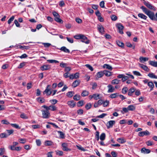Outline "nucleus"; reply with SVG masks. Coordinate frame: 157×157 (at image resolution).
<instances>
[{"mask_svg":"<svg viewBox=\"0 0 157 157\" xmlns=\"http://www.w3.org/2000/svg\"><path fill=\"white\" fill-rule=\"evenodd\" d=\"M105 138V134L104 133H102L101 135L100 139L102 141L104 140Z\"/></svg>","mask_w":157,"mask_h":157,"instance_id":"e433bc0d","label":"nucleus"},{"mask_svg":"<svg viewBox=\"0 0 157 157\" xmlns=\"http://www.w3.org/2000/svg\"><path fill=\"white\" fill-rule=\"evenodd\" d=\"M111 18L112 20L115 21L117 19V17L115 15H112L111 17Z\"/></svg>","mask_w":157,"mask_h":157,"instance_id":"052dcab7","label":"nucleus"},{"mask_svg":"<svg viewBox=\"0 0 157 157\" xmlns=\"http://www.w3.org/2000/svg\"><path fill=\"white\" fill-rule=\"evenodd\" d=\"M80 98V96L78 94H76L73 97V99L76 101H78Z\"/></svg>","mask_w":157,"mask_h":157,"instance_id":"79ce46f5","label":"nucleus"},{"mask_svg":"<svg viewBox=\"0 0 157 157\" xmlns=\"http://www.w3.org/2000/svg\"><path fill=\"white\" fill-rule=\"evenodd\" d=\"M104 75L103 71H100L97 73V76L98 78H100L101 77Z\"/></svg>","mask_w":157,"mask_h":157,"instance_id":"ea45409f","label":"nucleus"},{"mask_svg":"<svg viewBox=\"0 0 157 157\" xmlns=\"http://www.w3.org/2000/svg\"><path fill=\"white\" fill-rule=\"evenodd\" d=\"M140 8L147 15V13H149L150 10H147L145 7L144 6H142L140 7Z\"/></svg>","mask_w":157,"mask_h":157,"instance_id":"6ab92c4d","label":"nucleus"},{"mask_svg":"<svg viewBox=\"0 0 157 157\" xmlns=\"http://www.w3.org/2000/svg\"><path fill=\"white\" fill-rule=\"evenodd\" d=\"M11 125L13 127L17 129H20L21 128L19 126V125L16 124H11Z\"/></svg>","mask_w":157,"mask_h":157,"instance_id":"603ef678","label":"nucleus"},{"mask_svg":"<svg viewBox=\"0 0 157 157\" xmlns=\"http://www.w3.org/2000/svg\"><path fill=\"white\" fill-rule=\"evenodd\" d=\"M139 66L140 67L146 71H149V68L145 65L139 63Z\"/></svg>","mask_w":157,"mask_h":157,"instance_id":"f8f14e48","label":"nucleus"},{"mask_svg":"<svg viewBox=\"0 0 157 157\" xmlns=\"http://www.w3.org/2000/svg\"><path fill=\"white\" fill-rule=\"evenodd\" d=\"M20 117L23 119H27L28 118V117L24 113H21L20 115Z\"/></svg>","mask_w":157,"mask_h":157,"instance_id":"6e6d98bb","label":"nucleus"},{"mask_svg":"<svg viewBox=\"0 0 157 157\" xmlns=\"http://www.w3.org/2000/svg\"><path fill=\"white\" fill-rule=\"evenodd\" d=\"M14 17L13 16H12L8 20V24H10L11 22L13 20Z\"/></svg>","mask_w":157,"mask_h":157,"instance_id":"0e129e2a","label":"nucleus"},{"mask_svg":"<svg viewBox=\"0 0 157 157\" xmlns=\"http://www.w3.org/2000/svg\"><path fill=\"white\" fill-rule=\"evenodd\" d=\"M54 20L57 22L60 23H63V20L59 18V17H55L54 18Z\"/></svg>","mask_w":157,"mask_h":157,"instance_id":"4c0bfd02","label":"nucleus"},{"mask_svg":"<svg viewBox=\"0 0 157 157\" xmlns=\"http://www.w3.org/2000/svg\"><path fill=\"white\" fill-rule=\"evenodd\" d=\"M128 90V88L126 86L124 87L122 90V93L123 94H125Z\"/></svg>","mask_w":157,"mask_h":157,"instance_id":"473e14b6","label":"nucleus"},{"mask_svg":"<svg viewBox=\"0 0 157 157\" xmlns=\"http://www.w3.org/2000/svg\"><path fill=\"white\" fill-rule=\"evenodd\" d=\"M109 101L106 100L104 101L103 102V106L104 107H106L108 105H109Z\"/></svg>","mask_w":157,"mask_h":157,"instance_id":"37998d69","label":"nucleus"},{"mask_svg":"<svg viewBox=\"0 0 157 157\" xmlns=\"http://www.w3.org/2000/svg\"><path fill=\"white\" fill-rule=\"evenodd\" d=\"M91 106L92 105L90 103H88L86 105L85 107L86 109L88 110L91 108Z\"/></svg>","mask_w":157,"mask_h":157,"instance_id":"864d4df0","label":"nucleus"},{"mask_svg":"<svg viewBox=\"0 0 157 157\" xmlns=\"http://www.w3.org/2000/svg\"><path fill=\"white\" fill-rule=\"evenodd\" d=\"M116 25L118 29V32L121 34H123L124 33L123 30L124 28V26L121 23H117Z\"/></svg>","mask_w":157,"mask_h":157,"instance_id":"f03ea898","label":"nucleus"},{"mask_svg":"<svg viewBox=\"0 0 157 157\" xmlns=\"http://www.w3.org/2000/svg\"><path fill=\"white\" fill-rule=\"evenodd\" d=\"M128 111H134L136 109L135 106L133 105H128Z\"/></svg>","mask_w":157,"mask_h":157,"instance_id":"b1692460","label":"nucleus"},{"mask_svg":"<svg viewBox=\"0 0 157 157\" xmlns=\"http://www.w3.org/2000/svg\"><path fill=\"white\" fill-rule=\"evenodd\" d=\"M115 122L114 121L111 120L108 121L106 124L107 127L108 128L112 127L113 124H115Z\"/></svg>","mask_w":157,"mask_h":157,"instance_id":"9d476101","label":"nucleus"},{"mask_svg":"<svg viewBox=\"0 0 157 157\" xmlns=\"http://www.w3.org/2000/svg\"><path fill=\"white\" fill-rule=\"evenodd\" d=\"M67 65H68L67 63H64L63 62H62L61 63H60L59 66L61 67L65 68L67 67Z\"/></svg>","mask_w":157,"mask_h":157,"instance_id":"49530a36","label":"nucleus"},{"mask_svg":"<svg viewBox=\"0 0 157 157\" xmlns=\"http://www.w3.org/2000/svg\"><path fill=\"white\" fill-rule=\"evenodd\" d=\"M5 149L4 148H0V156L2 155L5 154Z\"/></svg>","mask_w":157,"mask_h":157,"instance_id":"a19ab883","label":"nucleus"},{"mask_svg":"<svg viewBox=\"0 0 157 157\" xmlns=\"http://www.w3.org/2000/svg\"><path fill=\"white\" fill-rule=\"evenodd\" d=\"M120 80L118 79H115L112 80L111 83L112 84H118Z\"/></svg>","mask_w":157,"mask_h":157,"instance_id":"7c9ffc66","label":"nucleus"},{"mask_svg":"<svg viewBox=\"0 0 157 157\" xmlns=\"http://www.w3.org/2000/svg\"><path fill=\"white\" fill-rule=\"evenodd\" d=\"M138 16L142 19L146 20L147 18V16L142 13H139L138 14Z\"/></svg>","mask_w":157,"mask_h":157,"instance_id":"5701e85b","label":"nucleus"},{"mask_svg":"<svg viewBox=\"0 0 157 157\" xmlns=\"http://www.w3.org/2000/svg\"><path fill=\"white\" fill-rule=\"evenodd\" d=\"M59 49L65 53H69L70 52V51L69 49L67 48L64 46L61 47Z\"/></svg>","mask_w":157,"mask_h":157,"instance_id":"dca6fc26","label":"nucleus"},{"mask_svg":"<svg viewBox=\"0 0 157 157\" xmlns=\"http://www.w3.org/2000/svg\"><path fill=\"white\" fill-rule=\"evenodd\" d=\"M58 133L59 134L60 137L62 139H64L65 138V135L64 133L60 131H58Z\"/></svg>","mask_w":157,"mask_h":157,"instance_id":"58836bf2","label":"nucleus"},{"mask_svg":"<svg viewBox=\"0 0 157 157\" xmlns=\"http://www.w3.org/2000/svg\"><path fill=\"white\" fill-rule=\"evenodd\" d=\"M83 101L81 100L78 102L77 105L78 107L82 106L83 105Z\"/></svg>","mask_w":157,"mask_h":157,"instance_id":"4d7b16f0","label":"nucleus"},{"mask_svg":"<svg viewBox=\"0 0 157 157\" xmlns=\"http://www.w3.org/2000/svg\"><path fill=\"white\" fill-rule=\"evenodd\" d=\"M61 146L62 150L65 151H71V149L69 148L68 144L67 143H63L62 144Z\"/></svg>","mask_w":157,"mask_h":157,"instance_id":"f257e3e1","label":"nucleus"},{"mask_svg":"<svg viewBox=\"0 0 157 157\" xmlns=\"http://www.w3.org/2000/svg\"><path fill=\"white\" fill-rule=\"evenodd\" d=\"M80 82V80H75L72 83V86L73 87L75 88L79 85Z\"/></svg>","mask_w":157,"mask_h":157,"instance_id":"4468645a","label":"nucleus"},{"mask_svg":"<svg viewBox=\"0 0 157 157\" xmlns=\"http://www.w3.org/2000/svg\"><path fill=\"white\" fill-rule=\"evenodd\" d=\"M93 95V98L95 100H97L100 98L99 94H94Z\"/></svg>","mask_w":157,"mask_h":157,"instance_id":"3c124183","label":"nucleus"},{"mask_svg":"<svg viewBox=\"0 0 157 157\" xmlns=\"http://www.w3.org/2000/svg\"><path fill=\"white\" fill-rule=\"evenodd\" d=\"M19 48L20 49H29V47L27 46H23L21 45H19Z\"/></svg>","mask_w":157,"mask_h":157,"instance_id":"13d9d810","label":"nucleus"},{"mask_svg":"<svg viewBox=\"0 0 157 157\" xmlns=\"http://www.w3.org/2000/svg\"><path fill=\"white\" fill-rule=\"evenodd\" d=\"M50 67L49 65H44L41 66L40 67V69L42 71H45L49 70L50 69Z\"/></svg>","mask_w":157,"mask_h":157,"instance_id":"9b49d317","label":"nucleus"},{"mask_svg":"<svg viewBox=\"0 0 157 157\" xmlns=\"http://www.w3.org/2000/svg\"><path fill=\"white\" fill-rule=\"evenodd\" d=\"M135 94L137 96H138L141 94V93L139 90H136V91H135Z\"/></svg>","mask_w":157,"mask_h":157,"instance_id":"bf43d9fd","label":"nucleus"},{"mask_svg":"<svg viewBox=\"0 0 157 157\" xmlns=\"http://www.w3.org/2000/svg\"><path fill=\"white\" fill-rule=\"evenodd\" d=\"M133 73L136 75L140 76H141V74L138 71H133Z\"/></svg>","mask_w":157,"mask_h":157,"instance_id":"680f3d73","label":"nucleus"},{"mask_svg":"<svg viewBox=\"0 0 157 157\" xmlns=\"http://www.w3.org/2000/svg\"><path fill=\"white\" fill-rule=\"evenodd\" d=\"M136 91V88L132 87L128 90V95L129 96H131L132 95V94Z\"/></svg>","mask_w":157,"mask_h":157,"instance_id":"ddd939ff","label":"nucleus"},{"mask_svg":"<svg viewBox=\"0 0 157 157\" xmlns=\"http://www.w3.org/2000/svg\"><path fill=\"white\" fill-rule=\"evenodd\" d=\"M56 107L54 105H50L49 106L48 109L52 111H55L56 109Z\"/></svg>","mask_w":157,"mask_h":157,"instance_id":"f704fd0d","label":"nucleus"},{"mask_svg":"<svg viewBox=\"0 0 157 157\" xmlns=\"http://www.w3.org/2000/svg\"><path fill=\"white\" fill-rule=\"evenodd\" d=\"M103 67L104 68H106V69L110 70V71H111L112 69V67L108 64H104L103 66Z\"/></svg>","mask_w":157,"mask_h":157,"instance_id":"a878e982","label":"nucleus"},{"mask_svg":"<svg viewBox=\"0 0 157 157\" xmlns=\"http://www.w3.org/2000/svg\"><path fill=\"white\" fill-rule=\"evenodd\" d=\"M42 117L45 119L48 118L50 117V113L49 111H45L44 110H41Z\"/></svg>","mask_w":157,"mask_h":157,"instance_id":"7ed1b4c3","label":"nucleus"},{"mask_svg":"<svg viewBox=\"0 0 157 157\" xmlns=\"http://www.w3.org/2000/svg\"><path fill=\"white\" fill-rule=\"evenodd\" d=\"M81 39V41L82 42H84L86 44L89 43V40H88L87 38L84 35L82 34Z\"/></svg>","mask_w":157,"mask_h":157,"instance_id":"0eeeda50","label":"nucleus"},{"mask_svg":"<svg viewBox=\"0 0 157 157\" xmlns=\"http://www.w3.org/2000/svg\"><path fill=\"white\" fill-rule=\"evenodd\" d=\"M149 64L155 67H157V62L154 61H150Z\"/></svg>","mask_w":157,"mask_h":157,"instance_id":"aec40b11","label":"nucleus"},{"mask_svg":"<svg viewBox=\"0 0 157 157\" xmlns=\"http://www.w3.org/2000/svg\"><path fill=\"white\" fill-rule=\"evenodd\" d=\"M89 94V92L86 90L83 91L81 93V95L82 97H85L88 96Z\"/></svg>","mask_w":157,"mask_h":157,"instance_id":"393cba45","label":"nucleus"},{"mask_svg":"<svg viewBox=\"0 0 157 157\" xmlns=\"http://www.w3.org/2000/svg\"><path fill=\"white\" fill-rule=\"evenodd\" d=\"M98 29L99 31V32L102 33H104V29L103 26L102 25L101 26H99L98 27Z\"/></svg>","mask_w":157,"mask_h":157,"instance_id":"2f4dec72","label":"nucleus"},{"mask_svg":"<svg viewBox=\"0 0 157 157\" xmlns=\"http://www.w3.org/2000/svg\"><path fill=\"white\" fill-rule=\"evenodd\" d=\"M139 59L140 62L144 63V62L148 61L149 59V58L147 57H140Z\"/></svg>","mask_w":157,"mask_h":157,"instance_id":"4be33fe9","label":"nucleus"},{"mask_svg":"<svg viewBox=\"0 0 157 157\" xmlns=\"http://www.w3.org/2000/svg\"><path fill=\"white\" fill-rule=\"evenodd\" d=\"M51 85H48L47 86L46 89L43 92V94H46L47 95H50L52 92L50 90Z\"/></svg>","mask_w":157,"mask_h":157,"instance_id":"20e7f679","label":"nucleus"},{"mask_svg":"<svg viewBox=\"0 0 157 157\" xmlns=\"http://www.w3.org/2000/svg\"><path fill=\"white\" fill-rule=\"evenodd\" d=\"M141 153L144 154H148L151 151L149 149H147L143 147L141 149Z\"/></svg>","mask_w":157,"mask_h":157,"instance_id":"2eb2a0df","label":"nucleus"},{"mask_svg":"<svg viewBox=\"0 0 157 157\" xmlns=\"http://www.w3.org/2000/svg\"><path fill=\"white\" fill-rule=\"evenodd\" d=\"M8 148L10 149L12 151H15L16 148L15 146L13 145H10L9 146Z\"/></svg>","mask_w":157,"mask_h":157,"instance_id":"e2e57ef3","label":"nucleus"},{"mask_svg":"<svg viewBox=\"0 0 157 157\" xmlns=\"http://www.w3.org/2000/svg\"><path fill=\"white\" fill-rule=\"evenodd\" d=\"M117 141L121 144H123L126 142V141L123 138H119L117 140Z\"/></svg>","mask_w":157,"mask_h":157,"instance_id":"c9c22d12","label":"nucleus"},{"mask_svg":"<svg viewBox=\"0 0 157 157\" xmlns=\"http://www.w3.org/2000/svg\"><path fill=\"white\" fill-rule=\"evenodd\" d=\"M79 73L78 72L74 74H71L69 76L70 79H77L79 77Z\"/></svg>","mask_w":157,"mask_h":157,"instance_id":"6e6552de","label":"nucleus"},{"mask_svg":"<svg viewBox=\"0 0 157 157\" xmlns=\"http://www.w3.org/2000/svg\"><path fill=\"white\" fill-rule=\"evenodd\" d=\"M147 15L152 20H156V17L154 13L150 11L149 13H147Z\"/></svg>","mask_w":157,"mask_h":157,"instance_id":"39448f33","label":"nucleus"},{"mask_svg":"<svg viewBox=\"0 0 157 157\" xmlns=\"http://www.w3.org/2000/svg\"><path fill=\"white\" fill-rule=\"evenodd\" d=\"M53 142L51 141L47 140L45 141V145L46 146H49L52 145Z\"/></svg>","mask_w":157,"mask_h":157,"instance_id":"a18cd8bd","label":"nucleus"},{"mask_svg":"<svg viewBox=\"0 0 157 157\" xmlns=\"http://www.w3.org/2000/svg\"><path fill=\"white\" fill-rule=\"evenodd\" d=\"M144 4L148 8L151 10H153L154 9V6L149 2L144 1Z\"/></svg>","mask_w":157,"mask_h":157,"instance_id":"1a4fd4ad","label":"nucleus"},{"mask_svg":"<svg viewBox=\"0 0 157 157\" xmlns=\"http://www.w3.org/2000/svg\"><path fill=\"white\" fill-rule=\"evenodd\" d=\"M37 101L39 103H44L45 101V99L44 98L39 97L37 98L36 99Z\"/></svg>","mask_w":157,"mask_h":157,"instance_id":"c756f323","label":"nucleus"},{"mask_svg":"<svg viewBox=\"0 0 157 157\" xmlns=\"http://www.w3.org/2000/svg\"><path fill=\"white\" fill-rule=\"evenodd\" d=\"M118 96V93H115L111 94L109 96V97L112 98H117Z\"/></svg>","mask_w":157,"mask_h":157,"instance_id":"72a5a7b5","label":"nucleus"},{"mask_svg":"<svg viewBox=\"0 0 157 157\" xmlns=\"http://www.w3.org/2000/svg\"><path fill=\"white\" fill-rule=\"evenodd\" d=\"M117 44L121 48L124 47V44L120 41L118 40L116 41Z\"/></svg>","mask_w":157,"mask_h":157,"instance_id":"c03bdc74","label":"nucleus"},{"mask_svg":"<svg viewBox=\"0 0 157 157\" xmlns=\"http://www.w3.org/2000/svg\"><path fill=\"white\" fill-rule=\"evenodd\" d=\"M74 94V91H70L68 92L67 93L66 95L69 98H71L73 96Z\"/></svg>","mask_w":157,"mask_h":157,"instance_id":"c85d7f7f","label":"nucleus"},{"mask_svg":"<svg viewBox=\"0 0 157 157\" xmlns=\"http://www.w3.org/2000/svg\"><path fill=\"white\" fill-rule=\"evenodd\" d=\"M147 75L150 78H157V76L155 75L154 74L151 73H149Z\"/></svg>","mask_w":157,"mask_h":157,"instance_id":"cd10ccee","label":"nucleus"},{"mask_svg":"<svg viewBox=\"0 0 157 157\" xmlns=\"http://www.w3.org/2000/svg\"><path fill=\"white\" fill-rule=\"evenodd\" d=\"M107 87L109 88V89L108 91V93L113 92L114 91L115 88L112 85H109Z\"/></svg>","mask_w":157,"mask_h":157,"instance_id":"f3484780","label":"nucleus"},{"mask_svg":"<svg viewBox=\"0 0 157 157\" xmlns=\"http://www.w3.org/2000/svg\"><path fill=\"white\" fill-rule=\"evenodd\" d=\"M8 137V135L5 133H2L0 134V137L1 138H6Z\"/></svg>","mask_w":157,"mask_h":157,"instance_id":"8fccbe9b","label":"nucleus"},{"mask_svg":"<svg viewBox=\"0 0 157 157\" xmlns=\"http://www.w3.org/2000/svg\"><path fill=\"white\" fill-rule=\"evenodd\" d=\"M77 113L79 115H82L83 113V111L82 109H80L77 110Z\"/></svg>","mask_w":157,"mask_h":157,"instance_id":"774afa93","label":"nucleus"},{"mask_svg":"<svg viewBox=\"0 0 157 157\" xmlns=\"http://www.w3.org/2000/svg\"><path fill=\"white\" fill-rule=\"evenodd\" d=\"M67 104L70 106V107L73 108L75 105V104L73 100L68 101L67 102Z\"/></svg>","mask_w":157,"mask_h":157,"instance_id":"a211bd4d","label":"nucleus"},{"mask_svg":"<svg viewBox=\"0 0 157 157\" xmlns=\"http://www.w3.org/2000/svg\"><path fill=\"white\" fill-rule=\"evenodd\" d=\"M26 64V63L25 62H23L20 63L18 67V68H21L24 67Z\"/></svg>","mask_w":157,"mask_h":157,"instance_id":"5fc2aeb1","label":"nucleus"},{"mask_svg":"<svg viewBox=\"0 0 157 157\" xmlns=\"http://www.w3.org/2000/svg\"><path fill=\"white\" fill-rule=\"evenodd\" d=\"M85 66L87 67L91 71H93V67L90 65L87 64L85 65Z\"/></svg>","mask_w":157,"mask_h":157,"instance_id":"69168bd1","label":"nucleus"},{"mask_svg":"<svg viewBox=\"0 0 157 157\" xmlns=\"http://www.w3.org/2000/svg\"><path fill=\"white\" fill-rule=\"evenodd\" d=\"M150 134V132L147 130L144 131L140 132L138 133V136H140L143 137L144 136H148Z\"/></svg>","mask_w":157,"mask_h":157,"instance_id":"423d86ee","label":"nucleus"},{"mask_svg":"<svg viewBox=\"0 0 157 157\" xmlns=\"http://www.w3.org/2000/svg\"><path fill=\"white\" fill-rule=\"evenodd\" d=\"M147 85L150 87V91L153 90L154 87V85L152 81L149 82L147 83Z\"/></svg>","mask_w":157,"mask_h":157,"instance_id":"412c9836","label":"nucleus"},{"mask_svg":"<svg viewBox=\"0 0 157 157\" xmlns=\"http://www.w3.org/2000/svg\"><path fill=\"white\" fill-rule=\"evenodd\" d=\"M47 61L49 63H57L59 62L57 60L53 59H48L47 60Z\"/></svg>","mask_w":157,"mask_h":157,"instance_id":"09e8293b","label":"nucleus"},{"mask_svg":"<svg viewBox=\"0 0 157 157\" xmlns=\"http://www.w3.org/2000/svg\"><path fill=\"white\" fill-rule=\"evenodd\" d=\"M1 122L3 124H10V123L6 120H4L1 121Z\"/></svg>","mask_w":157,"mask_h":157,"instance_id":"338daca9","label":"nucleus"},{"mask_svg":"<svg viewBox=\"0 0 157 157\" xmlns=\"http://www.w3.org/2000/svg\"><path fill=\"white\" fill-rule=\"evenodd\" d=\"M56 152V155L59 156H62L63 155V152L61 151L57 150Z\"/></svg>","mask_w":157,"mask_h":157,"instance_id":"de8ad7c7","label":"nucleus"},{"mask_svg":"<svg viewBox=\"0 0 157 157\" xmlns=\"http://www.w3.org/2000/svg\"><path fill=\"white\" fill-rule=\"evenodd\" d=\"M103 72L104 75H105L107 76H109L112 75L111 72L105 70Z\"/></svg>","mask_w":157,"mask_h":157,"instance_id":"bb28decb","label":"nucleus"}]
</instances>
